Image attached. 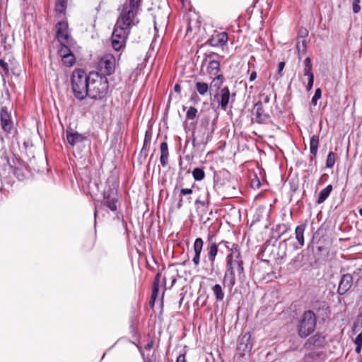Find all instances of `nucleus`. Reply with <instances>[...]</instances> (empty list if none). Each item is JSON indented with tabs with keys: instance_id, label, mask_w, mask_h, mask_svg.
<instances>
[{
	"instance_id": "26",
	"label": "nucleus",
	"mask_w": 362,
	"mask_h": 362,
	"mask_svg": "<svg viewBox=\"0 0 362 362\" xmlns=\"http://www.w3.org/2000/svg\"><path fill=\"white\" fill-rule=\"evenodd\" d=\"M304 69H303V75L305 76H308V78H310L311 76H314L312 71V62L311 59L310 57H306L303 62Z\"/></svg>"
},
{
	"instance_id": "14",
	"label": "nucleus",
	"mask_w": 362,
	"mask_h": 362,
	"mask_svg": "<svg viewBox=\"0 0 362 362\" xmlns=\"http://www.w3.org/2000/svg\"><path fill=\"white\" fill-rule=\"evenodd\" d=\"M211 239V237L209 239L206 246V251L208 260L210 262L211 269H213L216 257L218 254V245L216 243L212 242Z\"/></svg>"
},
{
	"instance_id": "8",
	"label": "nucleus",
	"mask_w": 362,
	"mask_h": 362,
	"mask_svg": "<svg viewBox=\"0 0 362 362\" xmlns=\"http://www.w3.org/2000/svg\"><path fill=\"white\" fill-rule=\"evenodd\" d=\"M129 35L127 31H124L116 26L112 35V46L116 51H119L125 47L126 40Z\"/></svg>"
},
{
	"instance_id": "38",
	"label": "nucleus",
	"mask_w": 362,
	"mask_h": 362,
	"mask_svg": "<svg viewBox=\"0 0 362 362\" xmlns=\"http://www.w3.org/2000/svg\"><path fill=\"white\" fill-rule=\"evenodd\" d=\"M209 204V201L207 197L206 199H202L201 197H199L195 200V204H201L204 206L208 205Z\"/></svg>"
},
{
	"instance_id": "27",
	"label": "nucleus",
	"mask_w": 362,
	"mask_h": 362,
	"mask_svg": "<svg viewBox=\"0 0 362 362\" xmlns=\"http://www.w3.org/2000/svg\"><path fill=\"white\" fill-rule=\"evenodd\" d=\"M212 291L218 301H221L224 298V293L221 285L216 284L212 287Z\"/></svg>"
},
{
	"instance_id": "23",
	"label": "nucleus",
	"mask_w": 362,
	"mask_h": 362,
	"mask_svg": "<svg viewBox=\"0 0 362 362\" xmlns=\"http://www.w3.org/2000/svg\"><path fill=\"white\" fill-rule=\"evenodd\" d=\"M332 189L333 187L332 185H329L325 188L322 189L318 194V197L316 202L318 204H322L330 195Z\"/></svg>"
},
{
	"instance_id": "53",
	"label": "nucleus",
	"mask_w": 362,
	"mask_h": 362,
	"mask_svg": "<svg viewBox=\"0 0 362 362\" xmlns=\"http://www.w3.org/2000/svg\"><path fill=\"white\" fill-rule=\"evenodd\" d=\"M361 349H362V346L361 345H356L355 351H356V352L357 354H360L361 351Z\"/></svg>"
},
{
	"instance_id": "28",
	"label": "nucleus",
	"mask_w": 362,
	"mask_h": 362,
	"mask_svg": "<svg viewBox=\"0 0 362 362\" xmlns=\"http://www.w3.org/2000/svg\"><path fill=\"white\" fill-rule=\"evenodd\" d=\"M197 91L201 95H204L209 90V86L206 83L197 82L195 84Z\"/></svg>"
},
{
	"instance_id": "41",
	"label": "nucleus",
	"mask_w": 362,
	"mask_h": 362,
	"mask_svg": "<svg viewBox=\"0 0 362 362\" xmlns=\"http://www.w3.org/2000/svg\"><path fill=\"white\" fill-rule=\"evenodd\" d=\"M144 362H156V356L153 354L151 357L141 353Z\"/></svg>"
},
{
	"instance_id": "25",
	"label": "nucleus",
	"mask_w": 362,
	"mask_h": 362,
	"mask_svg": "<svg viewBox=\"0 0 362 362\" xmlns=\"http://www.w3.org/2000/svg\"><path fill=\"white\" fill-rule=\"evenodd\" d=\"M76 42L73 45H69L68 43H60L61 47L59 49V54L61 57H64L69 54H72L73 52L71 49L74 47Z\"/></svg>"
},
{
	"instance_id": "6",
	"label": "nucleus",
	"mask_w": 362,
	"mask_h": 362,
	"mask_svg": "<svg viewBox=\"0 0 362 362\" xmlns=\"http://www.w3.org/2000/svg\"><path fill=\"white\" fill-rule=\"evenodd\" d=\"M115 57L111 54H106L98 59L97 68L99 74L103 76H110L115 71Z\"/></svg>"
},
{
	"instance_id": "31",
	"label": "nucleus",
	"mask_w": 362,
	"mask_h": 362,
	"mask_svg": "<svg viewBox=\"0 0 362 362\" xmlns=\"http://www.w3.org/2000/svg\"><path fill=\"white\" fill-rule=\"evenodd\" d=\"M192 176L194 179L197 181L202 180L205 177V173L203 169L199 168H196L192 171Z\"/></svg>"
},
{
	"instance_id": "19",
	"label": "nucleus",
	"mask_w": 362,
	"mask_h": 362,
	"mask_svg": "<svg viewBox=\"0 0 362 362\" xmlns=\"http://www.w3.org/2000/svg\"><path fill=\"white\" fill-rule=\"evenodd\" d=\"M160 162L163 167H165L168 163V146L166 142H162L160 146Z\"/></svg>"
},
{
	"instance_id": "3",
	"label": "nucleus",
	"mask_w": 362,
	"mask_h": 362,
	"mask_svg": "<svg viewBox=\"0 0 362 362\" xmlns=\"http://www.w3.org/2000/svg\"><path fill=\"white\" fill-rule=\"evenodd\" d=\"M90 84L87 96L95 100L104 98L108 92V81L98 72L90 73Z\"/></svg>"
},
{
	"instance_id": "2",
	"label": "nucleus",
	"mask_w": 362,
	"mask_h": 362,
	"mask_svg": "<svg viewBox=\"0 0 362 362\" xmlns=\"http://www.w3.org/2000/svg\"><path fill=\"white\" fill-rule=\"evenodd\" d=\"M140 7L125 4L121 10L120 14L117 18L115 26L122 29L130 33V30L133 26L136 25L139 20L137 14Z\"/></svg>"
},
{
	"instance_id": "10",
	"label": "nucleus",
	"mask_w": 362,
	"mask_h": 362,
	"mask_svg": "<svg viewBox=\"0 0 362 362\" xmlns=\"http://www.w3.org/2000/svg\"><path fill=\"white\" fill-rule=\"evenodd\" d=\"M252 349V344L251 342V334L249 332L244 334L240 339L238 346V351L242 356L249 355Z\"/></svg>"
},
{
	"instance_id": "45",
	"label": "nucleus",
	"mask_w": 362,
	"mask_h": 362,
	"mask_svg": "<svg viewBox=\"0 0 362 362\" xmlns=\"http://www.w3.org/2000/svg\"><path fill=\"white\" fill-rule=\"evenodd\" d=\"M220 244H223L226 248L230 251V252H232V245H235V243H231L228 241L222 240Z\"/></svg>"
},
{
	"instance_id": "57",
	"label": "nucleus",
	"mask_w": 362,
	"mask_h": 362,
	"mask_svg": "<svg viewBox=\"0 0 362 362\" xmlns=\"http://www.w3.org/2000/svg\"><path fill=\"white\" fill-rule=\"evenodd\" d=\"M359 215L362 216V208L358 210Z\"/></svg>"
},
{
	"instance_id": "54",
	"label": "nucleus",
	"mask_w": 362,
	"mask_h": 362,
	"mask_svg": "<svg viewBox=\"0 0 362 362\" xmlns=\"http://www.w3.org/2000/svg\"><path fill=\"white\" fill-rule=\"evenodd\" d=\"M175 281H176L175 278H173L171 284L169 285L168 288H171L173 287V286L174 285Z\"/></svg>"
},
{
	"instance_id": "47",
	"label": "nucleus",
	"mask_w": 362,
	"mask_h": 362,
	"mask_svg": "<svg viewBox=\"0 0 362 362\" xmlns=\"http://www.w3.org/2000/svg\"><path fill=\"white\" fill-rule=\"evenodd\" d=\"M354 343L356 345L362 346V332L357 335L354 340Z\"/></svg>"
},
{
	"instance_id": "11",
	"label": "nucleus",
	"mask_w": 362,
	"mask_h": 362,
	"mask_svg": "<svg viewBox=\"0 0 362 362\" xmlns=\"http://www.w3.org/2000/svg\"><path fill=\"white\" fill-rule=\"evenodd\" d=\"M117 203L118 199L113 190H108L103 193V205L110 211H116L117 210Z\"/></svg>"
},
{
	"instance_id": "35",
	"label": "nucleus",
	"mask_w": 362,
	"mask_h": 362,
	"mask_svg": "<svg viewBox=\"0 0 362 362\" xmlns=\"http://www.w3.org/2000/svg\"><path fill=\"white\" fill-rule=\"evenodd\" d=\"M284 66H285V62H281L279 63L277 73H276V76H274L276 80H278L279 78L281 77V76H282L281 72H282Z\"/></svg>"
},
{
	"instance_id": "18",
	"label": "nucleus",
	"mask_w": 362,
	"mask_h": 362,
	"mask_svg": "<svg viewBox=\"0 0 362 362\" xmlns=\"http://www.w3.org/2000/svg\"><path fill=\"white\" fill-rule=\"evenodd\" d=\"M255 110L256 112L255 119L257 122L262 123L265 122L269 119L268 115L264 113L261 101H259L255 104Z\"/></svg>"
},
{
	"instance_id": "17",
	"label": "nucleus",
	"mask_w": 362,
	"mask_h": 362,
	"mask_svg": "<svg viewBox=\"0 0 362 362\" xmlns=\"http://www.w3.org/2000/svg\"><path fill=\"white\" fill-rule=\"evenodd\" d=\"M66 139L71 146H74L82 143L86 139V136L76 132L66 131Z\"/></svg>"
},
{
	"instance_id": "13",
	"label": "nucleus",
	"mask_w": 362,
	"mask_h": 362,
	"mask_svg": "<svg viewBox=\"0 0 362 362\" xmlns=\"http://www.w3.org/2000/svg\"><path fill=\"white\" fill-rule=\"evenodd\" d=\"M228 40V34L226 32L218 33L213 35L208 41L212 47H223Z\"/></svg>"
},
{
	"instance_id": "16",
	"label": "nucleus",
	"mask_w": 362,
	"mask_h": 362,
	"mask_svg": "<svg viewBox=\"0 0 362 362\" xmlns=\"http://www.w3.org/2000/svg\"><path fill=\"white\" fill-rule=\"evenodd\" d=\"M0 117L3 129L5 132H9L12 129L13 124L6 107H1Z\"/></svg>"
},
{
	"instance_id": "32",
	"label": "nucleus",
	"mask_w": 362,
	"mask_h": 362,
	"mask_svg": "<svg viewBox=\"0 0 362 362\" xmlns=\"http://www.w3.org/2000/svg\"><path fill=\"white\" fill-rule=\"evenodd\" d=\"M336 160V154L333 151H330L326 159V167L327 168H332L334 165Z\"/></svg>"
},
{
	"instance_id": "20",
	"label": "nucleus",
	"mask_w": 362,
	"mask_h": 362,
	"mask_svg": "<svg viewBox=\"0 0 362 362\" xmlns=\"http://www.w3.org/2000/svg\"><path fill=\"white\" fill-rule=\"evenodd\" d=\"M206 71L210 76L220 75V62L215 59L210 60L206 67Z\"/></svg>"
},
{
	"instance_id": "4",
	"label": "nucleus",
	"mask_w": 362,
	"mask_h": 362,
	"mask_svg": "<svg viewBox=\"0 0 362 362\" xmlns=\"http://www.w3.org/2000/svg\"><path fill=\"white\" fill-rule=\"evenodd\" d=\"M90 74L82 69H76L71 76V85L74 96L81 100L88 94Z\"/></svg>"
},
{
	"instance_id": "50",
	"label": "nucleus",
	"mask_w": 362,
	"mask_h": 362,
	"mask_svg": "<svg viewBox=\"0 0 362 362\" xmlns=\"http://www.w3.org/2000/svg\"><path fill=\"white\" fill-rule=\"evenodd\" d=\"M257 78V73L256 71H252L251 74H250V81H253L256 79Z\"/></svg>"
},
{
	"instance_id": "21",
	"label": "nucleus",
	"mask_w": 362,
	"mask_h": 362,
	"mask_svg": "<svg viewBox=\"0 0 362 362\" xmlns=\"http://www.w3.org/2000/svg\"><path fill=\"white\" fill-rule=\"evenodd\" d=\"M305 228L306 224L302 223L300 225H298L295 230L296 239L297 240L300 247H303L305 245L304 232L305 230Z\"/></svg>"
},
{
	"instance_id": "52",
	"label": "nucleus",
	"mask_w": 362,
	"mask_h": 362,
	"mask_svg": "<svg viewBox=\"0 0 362 362\" xmlns=\"http://www.w3.org/2000/svg\"><path fill=\"white\" fill-rule=\"evenodd\" d=\"M174 90L177 93H180V91H181V86L180 84H175V86H174Z\"/></svg>"
},
{
	"instance_id": "29",
	"label": "nucleus",
	"mask_w": 362,
	"mask_h": 362,
	"mask_svg": "<svg viewBox=\"0 0 362 362\" xmlns=\"http://www.w3.org/2000/svg\"><path fill=\"white\" fill-rule=\"evenodd\" d=\"M214 76L211 83V86L220 90L221 86L223 83L224 77L222 74L215 75Z\"/></svg>"
},
{
	"instance_id": "37",
	"label": "nucleus",
	"mask_w": 362,
	"mask_h": 362,
	"mask_svg": "<svg viewBox=\"0 0 362 362\" xmlns=\"http://www.w3.org/2000/svg\"><path fill=\"white\" fill-rule=\"evenodd\" d=\"M360 0H353L352 10L354 13H358L361 11V6H359Z\"/></svg>"
},
{
	"instance_id": "46",
	"label": "nucleus",
	"mask_w": 362,
	"mask_h": 362,
	"mask_svg": "<svg viewBox=\"0 0 362 362\" xmlns=\"http://www.w3.org/2000/svg\"><path fill=\"white\" fill-rule=\"evenodd\" d=\"M193 192V190L192 189H188V188H182L180 189V194L181 195H188V194H191Z\"/></svg>"
},
{
	"instance_id": "44",
	"label": "nucleus",
	"mask_w": 362,
	"mask_h": 362,
	"mask_svg": "<svg viewBox=\"0 0 362 362\" xmlns=\"http://www.w3.org/2000/svg\"><path fill=\"white\" fill-rule=\"evenodd\" d=\"M141 1L142 0H127L126 4L132 5L133 6H136L141 7Z\"/></svg>"
},
{
	"instance_id": "22",
	"label": "nucleus",
	"mask_w": 362,
	"mask_h": 362,
	"mask_svg": "<svg viewBox=\"0 0 362 362\" xmlns=\"http://www.w3.org/2000/svg\"><path fill=\"white\" fill-rule=\"evenodd\" d=\"M319 136L317 135H313L310 137V151L312 154V160L315 158L317 153V149L319 146Z\"/></svg>"
},
{
	"instance_id": "39",
	"label": "nucleus",
	"mask_w": 362,
	"mask_h": 362,
	"mask_svg": "<svg viewBox=\"0 0 362 362\" xmlns=\"http://www.w3.org/2000/svg\"><path fill=\"white\" fill-rule=\"evenodd\" d=\"M103 210V204H95V212H94V217H95V219L96 218V216L102 212V211Z\"/></svg>"
},
{
	"instance_id": "48",
	"label": "nucleus",
	"mask_w": 362,
	"mask_h": 362,
	"mask_svg": "<svg viewBox=\"0 0 362 362\" xmlns=\"http://www.w3.org/2000/svg\"><path fill=\"white\" fill-rule=\"evenodd\" d=\"M153 346V342L152 340H150L144 346V349L147 351H150L152 349Z\"/></svg>"
},
{
	"instance_id": "56",
	"label": "nucleus",
	"mask_w": 362,
	"mask_h": 362,
	"mask_svg": "<svg viewBox=\"0 0 362 362\" xmlns=\"http://www.w3.org/2000/svg\"><path fill=\"white\" fill-rule=\"evenodd\" d=\"M182 206V201L180 199L177 204V208L180 209Z\"/></svg>"
},
{
	"instance_id": "36",
	"label": "nucleus",
	"mask_w": 362,
	"mask_h": 362,
	"mask_svg": "<svg viewBox=\"0 0 362 362\" xmlns=\"http://www.w3.org/2000/svg\"><path fill=\"white\" fill-rule=\"evenodd\" d=\"M0 67L2 69L5 75H8L9 73L8 64L5 62L3 59H0Z\"/></svg>"
},
{
	"instance_id": "24",
	"label": "nucleus",
	"mask_w": 362,
	"mask_h": 362,
	"mask_svg": "<svg viewBox=\"0 0 362 362\" xmlns=\"http://www.w3.org/2000/svg\"><path fill=\"white\" fill-rule=\"evenodd\" d=\"M160 274L158 273L154 279L153 283V288H152V293L151 296V302L152 305L154 304V302L157 298L158 290H159V283H160Z\"/></svg>"
},
{
	"instance_id": "34",
	"label": "nucleus",
	"mask_w": 362,
	"mask_h": 362,
	"mask_svg": "<svg viewBox=\"0 0 362 362\" xmlns=\"http://www.w3.org/2000/svg\"><path fill=\"white\" fill-rule=\"evenodd\" d=\"M322 96V90L320 88H317L315 90V94L312 98L311 103L312 104L315 106L317 103V100L320 99Z\"/></svg>"
},
{
	"instance_id": "33",
	"label": "nucleus",
	"mask_w": 362,
	"mask_h": 362,
	"mask_svg": "<svg viewBox=\"0 0 362 362\" xmlns=\"http://www.w3.org/2000/svg\"><path fill=\"white\" fill-rule=\"evenodd\" d=\"M198 110L194 107H190L186 112V119H194L197 115Z\"/></svg>"
},
{
	"instance_id": "9",
	"label": "nucleus",
	"mask_w": 362,
	"mask_h": 362,
	"mask_svg": "<svg viewBox=\"0 0 362 362\" xmlns=\"http://www.w3.org/2000/svg\"><path fill=\"white\" fill-rule=\"evenodd\" d=\"M56 36L60 43H68L69 45H73L74 43V40L69 35L66 22H59L56 25Z\"/></svg>"
},
{
	"instance_id": "5",
	"label": "nucleus",
	"mask_w": 362,
	"mask_h": 362,
	"mask_svg": "<svg viewBox=\"0 0 362 362\" xmlns=\"http://www.w3.org/2000/svg\"><path fill=\"white\" fill-rule=\"evenodd\" d=\"M316 317L315 313L311 310L305 311L299 321L298 325V333L302 338L307 337L313 333L315 329Z\"/></svg>"
},
{
	"instance_id": "30",
	"label": "nucleus",
	"mask_w": 362,
	"mask_h": 362,
	"mask_svg": "<svg viewBox=\"0 0 362 362\" xmlns=\"http://www.w3.org/2000/svg\"><path fill=\"white\" fill-rule=\"evenodd\" d=\"M62 60L63 64L66 66H71L76 62V58L73 53L69 54L66 56L62 57Z\"/></svg>"
},
{
	"instance_id": "1",
	"label": "nucleus",
	"mask_w": 362,
	"mask_h": 362,
	"mask_svg": "<svg viewBox=\"0 0 362 362\" xmlns=\"http://www.w3.org/2000/svg\"><path fill=\"white\" fill-rule=\"evenodd\" d=\"M232 252L226 256V270L224 274L223 283L224 286L230 290L235 284L236 276L242 279L244 275L243 260L238 245H232Z\"/></svg>"
},
{
	"instance_id": "42",
	"label": "nucleus",
	"mask_w": 362,
	"mask_h": 362,
	"mask_svg": "<svg viewBox=\"0 0 362 362\" xmlns=\"http://www.w3.org/2000/svg\"><path fill=\"white\" fill-rule=\"evenodd\" d=\"M314 83V76H311L310 78H308V84L306 86V90L307 91H310L313 86Z\"/></svg>"
},
{
	"instance_id": "51",
	"label": "nucleus",
	"mask_w": 362,
	"mask_h": 362,
	"mask_svg": "<svg viewBox=\"0 0 362 362\" xmlns=\"http://www.w3.org/2000/svg\"><path fill=\"white\" fill-rule=\"evenodd\" d=\"M59 6L62 7V8H64V0H57V7L59 8Z\"/></svg>"
},
{
	"instance_id": "15",
	"label": "nucleus",
	"mask_w": 362,
	"mask_h": 362,
	"mask_svg": "<svg viewBox=\"0 0 362 362\" xmlns=\"http://www.w3.org/2000/svg\"><path fill=\"white\" fill-rule=\"evenodd\" d=\"M203 245V240L201 238H196L193 245L194 257L192 258V262L196 267H197L200 263V257Z\"/></svg>"
},
{
	"instance_id": "12",
	"label": "nucleus",
	"mask_w": 362,
	"mask_h": 362,
	"mask_svg": "<svg viewBox=\"0 0 362 362\" xmlns=\"http://www.w3.org/2000/svg\"><path fill=\"white\" fill-rule=\"evenodd\" d=\"M353 283V277L349 274H346L342 275L339 286L337 292L339 295H344L346 293L351 287Z\"/></svg>"
},
{
	"instance_id": "55",
	"label": "nucleus",
	"mask_w": 362,
	"mask_h": 362,
	"mask_svg": "<svg viewBox=\"0 0 362 362\" xmlns=\"http://www.w3.org/2000/svg\"><path fill=\"white\" fill-rule=\"evenodd\" d=\"M358 320L362 322V310H361V312L358 315Z\"/></svg>"
},
{
	"instance_id": "7",
	"label": "nucleus",
	"mask_w": 362,
	"mask_h": 362,
	"mask_svg": "<svg viewBox=\"0 0 362 362\" xmlns=\"http://www.w3.org/2000/svg\"><path fill=\"white\" fill-rule=\"evenodd\" d=\"M235 93L230 94L228 87L221 88L216 95L215 99L218 106L223 110H226L228 105H232L235 101Z\"/></svg>"
},
{
	"instance_id": "49",
	"label": "nucleus",
	"mask_w": 362,
	"mask_h": 362,
	"mask_svg": "<svg viewBox=\"0 0 362 362\" xmlns=\"http://www.w3.org/2000/svg\"><path fill=\"white\" fill-rule=\"evenodd\" d=\"M176 362H186L185 354H180Z\"/></svg>"
},
{
	"instance_id": "40",
	"label": "nucleus",
	"mask_w": 362,
	"mask_h": 362,
	"mask_svg": "<svg viewBox=\"0 0 362 362\" xmlns=\"http://www.w3.org/2000/svg\"><path fill=\"white\" fill-rule=\"evenodd\" d=\"M150 140H151V136L148 134V132H146V134H145V138H144V145H143V147L141 149V152H143V151L144 149H146L147 144L150 142Z\"/></svg>"
},
{
	"instance_id": "43",
	"label": "nucleus",
	"mask_w": 362,
	"mask_h": 362,
	"mask_svg": "<svg viewBox=\"0 0 362 362\" xmlns=\"http://www.w3.org/2000/svg\"><path fill=\"white\" fill-rule=\"evenodd\" d=\"M260 98H261L260 101L262 102V103H268L270 100V95L266 94L265 93H263L262 94H261Z\"/></svg>"
}]
</instances>
